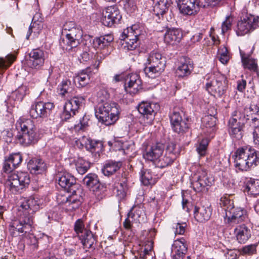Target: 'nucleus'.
I'll return each mask as SVG.
<instances>
[{"label": "nucleus", "instance_id": "obj_1", "mask_svg": "<svg viewBox=\"0 0 259 259\" xmlns=\"http://www.w3.org/2000/svg\"><path fill=\"white\" fill-rule=\"evenodd\" d=\"M16 126L18 131L16 136L18 143L27 146L37 142L38 136L36 128L32 120L21 117L17 120Z\"/></svg>", "mask_w": 259, "mask_h": 259}, {"label": "nucleus", "instance_id": "obj_2", "mask_svg": "<svg viewBox=\"0 0 259 259\" xmlns=\"http://www.w3.org/2000/svg\"><path fill=\"white\" fill-rule=\"evenodd\" d=\"M234 157L235 167L240 171H247L255 167L259 160L257 152L249 146L238 148Z\"/></svg>", "mask_w": 259, "mask_h": 259}, {"label": "nucleus", "instance_id": "obj_3", "mask_svg": "<svg viewBox=\"0 0 259 259\" xmlns=\"http://www.w3.org/2000/svg\"><path fill=\"white\" fill-rule=\"evenodd\" d=\"M119 107L114 102H105L100 104L96 109L95 115L106 125L114 123L119 118Z\"/></svg>", "mask_w": 259, "mask_h": 259}, {"label": "nucleus", "instance_id": "obj_4", "mask_svg": "<svg viewBox=\"0 0 259 259\" xmlns=\"http://www.w3.org/2000/svg\"><path fill=\"white\" fill-rule=\"evenodd\" d=\"M142 34L139 24H134L124 29L121 36L122 39H126L124 48L127 50H136L140 45L139 37Z\"/></svg>", "mask_w": 259, "mask_h": 259}, {"label": "nucleus", "instance_id": "obj_5", "mask_svg": "<svg viewBox=\"0 0 259 259\" xmlns=\"http://www.w3.org/2000/svg\"><path fill=\"white\" fill-rule=\"evenodd\" d=\"M30 182L28 174L25 172L12 173L8 176L7 185L13 193H21V190L27 187Z\"/></svg>", "mask_w": 259, "mask_h": 259}, {"label": "nucleus", "instance_id": "obj_6", "mask_svg": "<svg viewBox=\"0 0 259 259\" xmlns=\"http://www.w3.org/2000/svg\"><path fill=\"white\" fill-rule=\"evenodd\" d=\"M58 184L67 192L71 193L72 195L80 196L81 189L76 183L75 177L71 174L67 172L60 173L59 175Z\"/></svg>", "mask_w": 259, "mask_h": 259}, {"label": "nucleus", "instance_id": "obj_7", "mask_svg": "<svg viewBox=\"0 0 259 259\" xmlns=\"http://www.w3.org/2000/svg\"><path fill=\"white\" fill-rule=\"evenodd\" d=\"M258 24L259 17L252 15H247L237 22L236 33L238 36L244 35L256 29Z\"/></svg>", "mask_w": 259, "mask_h": 259}, {"label": "nucleus", "instance_id": "obj_8", "mask_svg": "<svg viewBox=\"0 0 259 259\" xmlns=\"http://www.w3.org/2000/svg\"><path fill=\"white\" fill-rule=\"evenodd\" d=\"M213 182V179L208 176L206 171L200 170L193 177L192 187L195 191L201 192L207 191Z\"/></svg>", "mask_w": 259, "mask_h": 259}, {"label": "nucleus", "instance_id": "obj_9", "mask_svg": "<svg viewBox=\"0 0 259 259\" xmlns=\"http://www.w3.org/2000/svg\"><path fill=\"white\" fill-rule=\"evenodd\" d=\"M205 87L210 94L218 97L222 96L227 89L225 79L222 75L213 76L210 81L206 83Z\"/></svg>", "mask_w": 259, "mask_h": 259}, {"label": "nucleus", "instance_id": "obj_10", "mask_svg": "<svg viewBox=\"0 0 259 259\" xmlns=\"http://www.w3.org/2000/svg\"><path fill=\"white\" fill-rule=\"evenodd\" d=\"M54 108V105L51 102L36 101L31 105L29 114L32 118L35 119L46 118L50 115Z\"/></svg>", "mask_w": 259, "mask_h": 259}, {"label": "nucleus", "instance_id": "obj_11", "mask_svg": "<svg viewBox=\"0 0 259 259\" xmlns=\"http://www.w3.org/2000/svg\"><path fill=\"white\" fill-rule=\"evenodd\" d=\"M85 98L80 96H74L67 100L64 105L62 117L65 119L74 116L78 109L84 104Z\"/></svg>", "mask_w": 259, "mask_h": 259}, {"label": "nucleus", "instance_id": "obj_12", "mask_svg": "<svg viewBox=\"0 0 259 259\" xmlns=\"http://www.w3.org/2000/svg\"><path fill=\"white\" fill-rule=\"evenodd\" d=\"M159 105L154 103L143 102L138 106V111L142 115L145 124H152Z\"/></svg>", "mask_w": 259, "mask_h": 259}, {"label": "nucleus", "instance_id": "obj_13", "mask_svg": "<svg viewBox=\"0 0 259 259\" xmlns=\"http://www.w3.org/2000/svg\"><path fill=\"white\" fill-rule=\"evenodd\" d=\"M102 14L101 22L103 25L108 27H111L121 19L119 10L116 6L106 8L102 11Z\"/></svg>", "mask_w": 259, "mask_h": 259}, {"label": "nucleus", "instance_id": "obj_14", "mask_svg": "<svg viewBox=\"0 0 259 259\" xmlns=\"http://www.w3.org/2000/svg\"><path fill=\"white\" fill-rule=\"evenodd\" d=\"M82 36V31L80 27L77 26L70 32L66 34V46H63L66 50H70L73 48L76 47L80 43V40Z\"/></svg>", "mask_w": 259, "mask_h": 259}, {"label": "nucleus", "instance_id": "obj_15", "mask_svg": "<svg viewBox=\"0 0 259 259\" xmlns=\"http://www.w3.org/2000/svg\"><path fill=\"white\" fill-rule=\"evenodd\" d=\"M164 149V146L160 143H156L150 147H147L143 153V157L148 160L155 163L161 156Z\"/></svg>", "mask_w": 259, "mask_h": 259}, {"label": "nucleus", "instance_id": "obj_16", "mask_svg": "<svg viewBox=\"0 0 259 259\" xmlns=\"http://www.w3.org/2000/svg\"><path fill=\"white\" fill-rule=\"evenodd\" d=\"M142 89V81L139 75L129 74L125 80V90L130 94H135Z\"/></svg>", "mask_w": 259, "mask_h": 259}, {"label": "nucleus", "instance_id": "obj_17", "mask_svg": "<svg viewBox=\"0 0 259 259\" xmlns=\"http://www.w3.org/2000/svg\"><path fill=\"white\" fill-rule=\"evenodd\" d=\"M166 63H145L144 71L149 78H155L159 76L164 70Z\"/></svg>", "mask_w": 259, "mask_h": 259}, {"label": "nucleus", "instance_id": "obj_18", "mask_svg": "<svg viewBox=\"0 0 259 259\" xmlns=\"http://www.w3.org/2000/svg\"><path fill=\"white\" fill-rule=\"evenodd\" d=\"M166 63H145L144 71L149 78H155L159 76L164 70Z\"/></svg>", "mask_w": 259, "mask_h": 259}, {"label": "nucleus", "instance_id": "obj_19", "mask_svg": "<svg viewBox=\"0 0 259 259\" xmlns=\"http://www.w3.org/2000/svg\"><path fill=\"white\" fill-rule=\"evenodd\" d=\"M45 60L44 52L39 49L32 50L29 53V65L32 68H39L42 66Z\"/></svg>", "mask_w": 259, "mask_h": 259}, {"label": "nucleus", "instance_id": "obj_20", "mask_svg": "<svg viewBox=\"0 0 259 259\" xmlns=\"http://www.w3.org/2000/svg\"><path fill=\"white\" fill-rule=\"evenodd\" d=\"M194 217L196 220L200 222L208 221L211 215L212 209L208 203L195 207Z\"/></svg>", "mask_w": 259, "mask_h": 259}, {"label": "nucleus", "instance_id": "obj_21", "mask_svg": "<svg viewBox=\"0 0 259 259\" xmlns=\"http://www.w3.org/2000/svg\"><path fill=\"white\" fill-rule=\"evenodd\" d=\"M178 6L184 15H194L198 11L197 0H179Z\"/></svg>", "mask_w": 259, "mask_h": 259}, {"label": "nucleus", "instance_id": "obj_22", "mask_svg": "<svg viewBox=\"0 0 259 259\" xmlns=\"http://www.w3.org/2000/svg\"><path fill=\"white\" fill-rule=\"evenodd\" d=\"M226 217L231 223L237 224L245 220L246 218V212L242 208L233 206L228 212H226Z\"/></svg>", "mask_w": 259, "mask_h": 259}, {"label": "nucleus", "instance_id": "obj_23", "mask_svg": "<svg viewBox=\"0 0 259 259\" xmlns=\"http://www.w3.org/2000/svg\"><path fill=\"white\" fill-rule=\"evenodd\" d=\"M172 252L174 253V259L183 258L187 252L186 241L183 238L175 240L172 246Z\"/></svg>", "mask_w": 259, "mask_h": 259}, {"label": "nucleus", "instance_id": "obj_24", "mask_svg": "<svg viewBox=\"0 0 259 259\" xmlns=\"http://www.w3.org/2000/svg\"><path fill=\"white\" fill-rule=\"evenodd\" d=\"M155 231L154 229L149 230L148 237L149 239L144 242V249L143 253L141 254L140 258L142 259L151 258L153 259L155 256L153 255L154 253L153 251V238L155 235Z\"/></svg>", "mask_w": 259, "mask_h": 259}, {"label": "nucleus", "instance_id": "obj_25", "mask_svg": "<svg viewBox=\"0 0 259 259\" xmlns=\"http://www.w3.org/2000/svg\"><path fill=\"white\" fill-rule=\"evenodd\" d=\"M182 38V33L179 29H169L165 33L164 41L167 45H176L180 42Z\"/></svg>", "mask_w": 259, "mask_h": 259}, {"label": "nucleus", "instance_id": "obj_26", "mask_svg": "<svg viewBox=\"0 0 259 259\" xmlns=\"http://www.w3.org/2000/svg\"><path fill=\"white\" fill-rule=\"evenodd\" d=\"M27 167L31 173L39 174L46 170L47 166L42 159L34 158L28 162Z\"/></svg>", "mask_w": 259, "mask_h": 259}, {"label": "nucleus", "instance_id": "obj_27", "mask_svg": "<svg viewBox=\"0 0 259 259\" xmlns=\"http://www.w3.org/2000/svg\"><path fill=\"white\" fill-rule=\"evenodd\" d=\"M193 69V65L189 59H185L178 67L176 74L179 77L184 78L190 75Z\"/></svg>", "mask_w": 259, "mask_h": 259}, {"label": "nucleus", "instance_id": "obj_28", "mask_svg": "<svg viewBox=\"0 0 259 259\" xmlns=\"http://www.w3.org/2000/svg\"><path fill=\"white\" fill-rule=\"evenodd\" d=\"M237 240L240 243H245L251 236L250 229L245 225L238 226L234 230Z\"/></svg>", "mask_w": 259, "mask_h": 259}, {"label": "nucleus", "instance_id": "obj_29", "mask_svg": "<svg viewBox=\"0 0 259 259\" xmlns=\"http://www.w3.org/2000/svg\"><path fill=\"white\" fill-rule=\"evenodd\" d=\"M244 120L240 112L234 111L228 122L229 130L243 128Z\"/></svg>", "mask_w": 259, "mask_h": 259}, {"label": "nucleus", "instance_id": "obj_30", "mask_svg": "<svg viewBox=\"0 0 259 259\" xmlns=\"http://www.w3.org/2000/svg\"><path fill=\"white\" fill-rule=\"evenodd\" d=\"M83 183L91 191L96 190L101 187L98 176L95 174H89L85 176Z\"/></svg>", "mask_w": 259, "mask_h": 259}, {"label": "nucleus", "instance_id": "obj_31", "mask_svg": "<svg viewBox=\"0 0 259 259\" xmlns=\"http://www.w3.org/2000/svg\"><path fill=\"white\" fill-rule=\"evenodd\" d=\"M16 58V56L12 54L7 55L5 58L0 57V69H7L14 62ZM3 73L0 71V90L3 86Z\"/></svg>", "mask_w": 259, "mask_h": 259}, {"label": "nucleus", "instance_id": "obj_32", "mask_svg": "<svg viewBox=\"0 0 259 259\" xmlns=\"http://www.w3.org/2000/svg\"><path fill=\"white\" fill-rule=\"evenodd\" d=\"M128 218L132 219V221L140 223L144 219L145 211L142 205H136L133 206L129 213Z\"/></svg>", "mask_w": 259, "mask_h": 259}, {"label": "nucleus", "instance_id": "obj_33", "mask_svg": "<svg viewBox=\"0 0 259 259\" xmlns=\"http://www.w3.org/2000/svg\"><path fill=\"white\" fill-rule=\"evenodd\" d=\"M22 207L26 211L25 213L33 214L39 209V203L37 199L30 197L24 201L21 204Z\"/></svg>", "mask_w": 259, "mask_h": 259}, {"label": "nucleus", "instance_id": "obj_34", "mask_svg": "<svg viewBox=\"0 0 259 259\" xmlns=\"http://www.w3.org/2000/svg\"><path fill=\"white\" fill-rule=\"evenodd\" d=\"M122 165L120 161H108L104 164L102 170L105 176H109L120 169Z\"/></svg>", "mask_w": 259, "mask_h": 259}, {"label": "nucleus", "instance_id": "obj_35", "mask_svg": "<svg viewBox=\"0 0 259 259\" xmlns=\"http://www.w3.org/2000/svg\"><path fill=\"white\" fill-rule=\"evenodd\" d=\"M241 60L245 68H247L253 72H257V64L256 61L249 55H246L242 51L240 50Z\"/></svg>", "mask_w": 259, "mask_h": 259}, {"label": "nucleus", "instance_id": "obj_36", "mask_svg": "<svg viewBox=\"0 0 259 259\" xmlns=\"http://www.w3.org/2000/svg\"><path fill=\"white\" fill-rule=\"evenodd\" d=\"M37 15H38L36 14L35 16H34L32 19V22L30 25L26 35V38L27 39H29V37L32 33H33L34 35L35 36H36L40 33V31L41 30L42 28L43 25L41 20H39L38 18L36 20V17L37 16Z\"/></svg>", "mask_w": 259, "mask_h": 259}, {"label": "nucleus", "instance_id": "obj_37", "mask_svg": "<svg viewBox=\"0 0 259 259\" xmlns=\"http://www.w3.org/2000/svg\"><path fill=\"white\" fill-rule=\"evenodd\" d=\"M9 231L12 236H17L20 233L28 232V229H26L20 221H14L10 225Z\"/></svg>", "mask_w": 259, "mask_h": 259}, {"label": "nucleus", "instance_id": "obj_38", "mask_svg": "<svg viewBox=\"0 0 259 259\" xmlns=\"http://www.w3.org/2000/svg\"><path fill=\"white\" fill-rule=\"evenodd\" d=\"M79 238L85 248H91L95 242L93 233L89 230H84L83 234L79 235Z\"/></svg>", "mask_w": 259, "mask_h": 259}, {"label": "nucleus", "instance_id": "obj_39", "mask_svg": "<svg viewBox=\"0 0 259 259\" xmlns=\"http://www.w3.org/2000/svg\"><path fill=\"white\" fill-rule=\"evenodd\" d=\"M155 3L153 7V12L158 16H162L168 10L167 0H152Z\"/></svg>", "mask_w": 259, "mask_h": 259}, {"label": "nucleus", "instance_id": "obj_40", "mask_svg": "<svg viewBox=\"0 0 259 259\" xmlns=\"http://www.w3.org/2000/svg\"><path fill=\"white\" fill-rule=\"evenodd\" d=\"M58 90L59 94L63 97L71 94L74 90V87L70 80L65 79L58 85Z\"/></svg>", "mask_w": 259, "mask_h": 259}, {"label": "nucleus", "instance_id": "obj_41", "mask_svg": "<svg viewBox=\"0 0 259 259\" xmlns=\"http://www.w3.org/2000/svg\"><path fill=\"white\" fill-rule=\"evenodd\" d=\"M244 191L249 195L255 196L259 194V180L250 179L245 186Z\"/></svg>", "mask_w": 259, "mask_h": 259}, {"label": "nucleus", "instance_id": "obj_42", "mask_svg": "<svg viewBox=\"0 0 259 259\" xmlns=\"http://www.w3.org/2000/svg\"><path fill=\"white\" fill-rule=\"evenodd\" d=\"M89 69L82 71L77 75L74 77V81L76 83L78 82L79 87H84L90 81V77L88 72Z\"/></svg>", "mask_w": 259, "mask_h": 259}, {"label": "nucleus", "instance_id": "obj_43", "mask_svg": "<svg viewBox=\"0 0 259 259\" xmlns=\"http://www.w3.org/2000/svg\"><path fill=\"white\" fill-rule=\"evenodd\" d=\"M176 155H167L165 154L164 156H160V157L155 162L156 166L160 168H163L170 165L176 158Z\"/></svg>", "mask_w": 259, "mask_h": 259}, {"label": "nucleus", "instance_id": "obj_44", "mask_svg": "<svg viewBox=\"0 0 259 259\" xmlns=\"http://www.w3.org/2000/svg\"><path fill=\"white\" fill-rule=\"evenodd\" d=\"M127 189V184L124 181L114 184V193L120 199L124 198L126 196Z\"/></svg>", "mask_w": 259, "mask_h": 259}, {"label": "nucleus", "instance_id": "obj_45", "mask_svg": "<svg viewBox=\"0 0 259 259\" xmlns=\"http://www.w3.org/2000/svg\"><path fill=\"white\" fill-rule=\"evenodd\" d=\"M259 112V107L256 104L251 103L249 107H246L244 109V115L242 118L246 120L249 119L250 117H252V120L254 121L257 119L256 117H252L253 115H255Z\"/></svg>", "mask_w": 259, "mask_h": 259}, {"label": "nucleus", "instance_id": "obj_46", "mask_svg": "<svg viewBox=\"0 0 259 259\" xmlns=\"http://www.w3.org/2000/svg\"><path fill=\"white\" fill-rule=\"evenodd\" d=\"M76 169L81 175L85 174L89 169L90 163L81 158H78L74 161Z\"/></svg>", "mask_w": 259, "mask_h": 259}, {"label": "nucleus", "instance_id": "obj_47", "mask_svg": "<svg viewBox=\"0 0 259 259\" xmlns=\"http://www.w3.org/2000/svg\"><path fill=\"white\" fill-rule=\"evenodd\" d=\"M166 63V58L160 53L153 51L150 52L147 57L146 63Z\"/></svg>", "mask_w": 259, "mask_h": 259}, {"label": "nucleus", "instance_id": "obj_48", "mask_svg": "<svg viewBox=\"0 0 259 259\" xmlns=\"http://www.w3.org/2000/svg\"><path fill=\"white\" fill-rule=\"evenodd\" d=\"M142 183L145 186L153 185L155 183V178L153 177L151 171L146 169L144 171L141 175Z\"/></svg>", "mask_w": 259, "mask_h": 259}, {"label": "nucleus", "instance_id": "obj_49", "mask_svg": "<svg viewBox=\"0 0 259 259\" xmlns=\"http://www.w3.org/2000/svg\"><path fill=\"white\" fill-rule=\"evenodd\" d=\"M28 93V88L25 85H21L13 93V97L15 100L21 101Z\"/></svg>", "mask_w": 259, "mask_h": 259}, {"label": "nucleus", "instance_id": "obj_50", "mask_svg": "<svg viewBox=\"0 0 259 259\" xmlns=\"http://www.w3.org/2000/svg\"><path fill=\"white\" fill-rule=\"evenodd\" d=\"M173 130L178 133L186 132L189 128V124L187 120L182 119L176 124L171 125Z\"/></svg>", "mask_w": 259, "mask_h": 259}, {"label": "nucleus", "instance_id": "obj_51", "mask_svg": "<svg viewBox=\"0 0 259 259\" xmlns=\"http://www.w3.org/2000/svg\"><path fill=\"white\" fill-rule=\"evenodd\" d=\"M26 211H24L23 216L21 217L20 221L22 222L26 229H28V232L31 230V227L33 224L32 214L25 213Z\"/></svg>", "mask_w": 259, "mask_h": 259}, {"label": "nucleus", "instance_id": "obj_52", "mask_svg": "<svg viewBox=\"0 0 259 259\" xmlns=\"http://www.w3.org/2000/svg\"><path fill=\"white\" fill-rule=\"evenodd\" d=\"M218 57L222 63L225 64L228 63L230 59V56L226 47L224 46L219 49Z\"/></svg>", "mask_w": 259, "mask_h": 259}, {"label": "nucleus", "instance_id": "obj_53", "mask_svg": "<svg viewBox=\"0 0 259 259\" xmlns=\"http://www.w3.org/2000/svg\"><path fill=\"white\" fill-rule=\"evenodd\" d=\"M208 141L206 139H203L196 147V151L200 157L204 156L207 153Z\"/></svg>", "mask_w": 259, "mask_h": 259}, {"label": "nucleus", "instance_id": "obj_54", "mask_svg": "<svg viewBox=\"0 0 259 259\" xmlns=\"http://www.w3.org/2000/svg\"><path fill=\"white\" fill-rule=\"evenodd\" d=\"M74 195L70 196V198L66 206L68 211H73L78 208L81 204V201L77 198H74Z\"/></svg>", "mask_w": 259, "mask_h": 259}, {"label": "nucleus", "instance_id": "obj_55", "mask_svg": "<svg viewBox=\"0 0 259 259\" xmlns=\"http://www.w3.org/2000/svg\"><path fill=\"white\" fill-rule=\"evenodd\" d=\"M220 204L221 207H224L226 212H228L229 209L234 206L233 205V201L229 198V196L228 195L224 196L221 198Z\"/></svg>", "mask_w": 259, "mask_h": 259}, {"label": "nucleus", "instance_id": "obj_56", "mask_svg": "<svg viewBox=\"0 0 259 259\" xmlns=\"http://www.w3.org/2000/svg\"><path fill=\"white\" fill-rule=\"evenodd\" d=\"M257 246L256 244H250L244 246L241 250V253L244 255H252L255 254L256 251V246Z\"/></svg>", "mask_w": 259, "mask_h": 259}, {"label": "nucleus", "instance_id": "obj_57", "mask_svg": "<svg viewBox=\"0 0 259 259\" xmlns=\"http://www.w3.org/2000/svg\"><path fill=\"white\" fill-rule=\"evenodd\" d=\"M8 158L11 163H13L12 167L16 168L21 163L22 160V156L19 153L11 154Z\"/></svg>", "mask_w": 259, "mask_h": 259}, {"label": "nucleus", "instance_id": "obj_58", "mask_svg": "<svg viewBox=\"0 0 259 259\" xmlns=\"http://www.w3.org/2000/svg\"><path fill=\"white\" fill-rule=\"evenodd\" d=\"M187 225L186 223H177L173 225L175 235H183L185 232Z\"/></svg>", "mask_w": 259, "mask_h": 259}, {"label": "nucleus", "instance_id": "obj_59", "mask_svg": "<svg viewBox=\"0 0 259 259\" xmlns=\"http://www.w3.org/2000/svg\"><path fill=\"white\" fill-rule=\"evenodd\" d=\"M233 21V18L231 16H228L225 21H224L222 25V32L225 33L228 30H230L231 27L232 23Z\"/></svg>", "mask_w": 259, "mask_h": 259}, {"label": "nucleus", "instance_id": "obj_60", "mask_svg": "<svg viewBox=\"0 0 259 259\" xmlns=\"http://www.w3.org/2000/svg\"><path fill=\"white\" fill-rule=\"evenodd\" d=\"M197 4L198 9L200 7L205 8L209 6L213 7L218 5L214 0H197Z\"/></svg>", "mask_w": 259, "mask_h": 259}, {"label": "nucleus", "instance_id": "obj_61", "mask_svg": "<svg viewBox=\"0 0 259 259\" xmlns=\"http://www.w3.org/2000/svg\"><path fill=\"white\" fill-rule=\"evenodd\" d=\"M169 118L171 125L180 121H181L182 119L180 113L176 109H175L171 114H170Z\"/></svg>", "mask_w": 259, "mask_h": 259}, {"label": "nucleus", "instance_id": "obj_62", "mask_svg": "<svg viewBox=\"0 0 259 259\" xmlns=\"http://www.w3.org/2000/svg\"><path fill=\"white\" fill-rule=\"evenodd\" d=\"M84 226L82 221L81 219H78L74 224V231L79 234V233L83 234L84 232Z\"/></svg>", "mask_w": 259, "mask_h": 259}, {"label": "nucleus", "instance_id": "obj_63", "mask_svg": "<svg viewBox=\"0 0 259 259\" xmlns=\"http://www.w3.org/2000/svg\"><path fill=\"white\" fill-rule=\"evenodd\" d=\"M242 128H236L234 130H229V133L231 137L237 140H240L243 136Z\"/></svg>", "mask_w": 259, "mask_h": 259}, {"label": "nucleus", "instance_id": "obj_64", "mask_svg": "<svg viewBox=\"0 0 259 259\" xmlns=\"http://www.w3.org/2000/svg\"><path fill=\"white\" fill-rule=\"evenodd\" d=\"M76 26V24L73 21L67 22L63 25V32L66 34L67 32H70Z\"/></svg>", "mask_w": 259, "mask_h": 259}]
</instances>
